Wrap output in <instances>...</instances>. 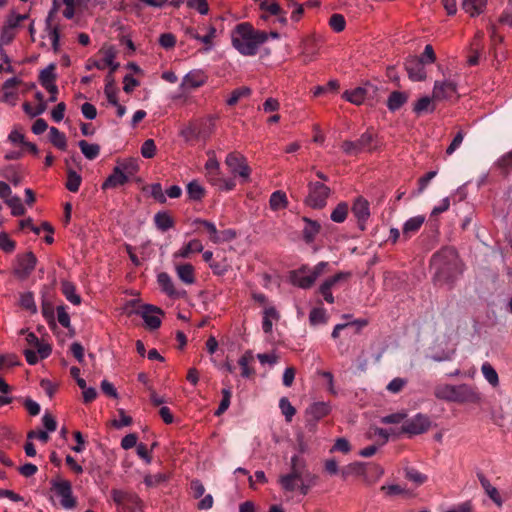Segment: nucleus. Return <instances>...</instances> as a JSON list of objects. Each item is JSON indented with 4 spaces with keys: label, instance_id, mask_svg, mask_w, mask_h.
<instances>
[{
    "label": "nucleus",
    "instance_id": "nucleus-1",
    "mask_svg": "<svg viewBox=\"0 0 512 512\" xmlns=\"http://www.w3.org/2000/svg\"><path fill=\"white\" fill-rule=\"evenodd\" d=\"M268 40V33L256 30L249 22L236 25L232 31V44L244 56H254L259 46Z\"/></svg>",
    "mask_w": 512,
    "mask_h": 512
},
{
    "label": "nucleus",
    "instance_id": "nucleus-2",
    "mask_svg": "<svg viewBox=\"0 0 512 512\" xmlns=\"http://www.w3.org/2000/svg\"><path fill=\"white\" fill-rule=\"evenodd\" d=\"M431 264L436 270L435 277L445 283L452 282L461 272L458 254L453 247H444L435 253Z\"/></svg>",
    "mask_w": 512,
    "mask_h": 512
},
{
    "label": "nucleus",
    "instance_id": "nucleus-3",
    "mask_svg": "<svg viewBox=\"0 0 512 512\" xmlns=\"http://www.w3.org/2000/svg\"><path fill=\"white\" fill-rule=\"evenodd\" d=\"M378 148L376 137L369 131L363 133L357 140H345L341 144L342 151L347 155L356 156L362 152H373Z\"/></svg>",
    "mask_w": 512,
    "mask_h": 512
},
{
    "label": "nucleus",
    "instance_id": "nucleus-4",
    "mask_svg": "<svg viewBox=\"0 0 512 512\" xmlns=\"http://www.w3.org/2000/svg\"><path fill=\"white\" fill-rule=\"evenodd\" d=\"M331 189L322 182H309L308 195L304 203L313 209H322L326 206Z\"/></svg>",
    "mask_w": 512,
    "mask_h": 512
},
{
    "label": "nucleus",
    "instance_id": "nucleus-5",
    "mask_svg": "<svg viewBox=\"0 0 512 512\" xmlns=\"http://www.w3.org/2000/svg\"><path fill=\"white\" fill-rule=\"evenodd\" d=\"M230 172L234 176L241 178V183L250 182L251 168L249 167L246 158L239 152H230L225 160Z\"/></svg>",
    "mask_w": 512,
    "mask_h": 512
},
{
    "label": "nucleus",
    "instance_id": "nucleus-6",
    "mask_svg": "<svg viewBox=\"0 0 512 512\" xmlns=\"http://www.w3.org/2000/svg\"><path fill=\"white\" fill-rule=\"evenodd\" d=\"M51 491L55 492L61 498L60 504L65 509H73L77 505V500L73 496L72 485L68 480L52 479Z\"/></svg>",
    "mask_w": 512,
    "mask_h": 512
},
{
    "label": "nucleus",
    "instance_id": "nucleus-7",
    "mask_svg": "<svg viewBox=\"0 0 512 512\" xmlns=\"http://www.w3.org/2000/svg\"><path fill=\"white\" fill-rule=\"evenodd\" d=\"M37 264V258L31 251L16 256L13 274L19 280H26L33 272Z\"/></svg>",
    "mask_w": 512,
    "mask_h": 512
},
{
    "label": "nucleus",
    "instance_id": "nucleus-8",
    "mask_svg": "<svg viewBox=\"0 0 512 512\" xmlns=\"http://www.w3.org/2000/svg\"><path fill=\"white\" fill-rule=\"evenodd\" d=\"M431 427L430 418L427 415L418 413L413 418L406 420L401 426V432L410 436L427 432Z\"/></svg>",
    "mask_w": 512,
    "mask_h": 512
},
{
    "label": "nucleus",
    "instance_id": "nucleus-9",
    "mask_svg": "<svg viewBox=\"0 0 512 512\" xmlns=\"http://www.w3.org/2000/svg\"><path fill=\"white\" fill-rule=\"evenodd\" d=\"M133 313L140 315L150 330L158 329L161 326L159 315H163V311L157 306L143 304L134 310Z\"/></svg>",
    "mask_w": 512,
    "mask_h": 512
},
{
    "label": "nucleus",
    "instance_id": "nucleus-10",
    "mask_svg": "<svg viewBox=\"0 0 512 512\" xmlns=\"http://www.w3.org/2000/svg\"><path fill=\"white\" fill-rule=\"evenodd\" d=\"M481 401V394L476 388L468 384L454 385L452 402L478 404Z\"/></svg>",
    "mask_w": 512,
    "mask_h": 512
},
{
    "label": "nucleus",
    "instance_id": "nucleus-11",
    "mask_svg": "<svg viewBox=\"0 0 512 512\" xmlns=\"http://www.w3.org/2000/svg\"><path fill=\"white\" fill-rule=\"evenodd\" d=\"M350 277V272H339L327 278L319 287V292L324 297L325 301L330 304L334 303V297L331 292L332 288L336 287L338 284L347 282Z\"/></svg>",
    "mask_w": 512,
    "mask_h": 512
},
{
    "label": "nucleus",
    "instance_id": "nucleus-12",
    "mask_svg": "<svg viewBox=\"0 0 512 512\" xmlns=\"http://www.w3.org/2000/svg\"><path fill=\"white\" fill-rule=\"evenodd\" d=\"M208 160L205 163V177L207 181L213 185L218 186L221 184L222 181V173L220 170V163L218 162L216 158V154L213 150H209L207 152Z\"/></svg>",
    "mask_w": 512,
    "mask_h": 512
},
{
    "label": "nucleus",
    "instance_id": "nucleus-13",
    "mask_svg": "<svg viewBox=\"0 0 512 512\" xmlns=\"http://www.w3.org/2000/svg\"><path fill=\"white\" fill-rule=\"evenodd\" d=\"M369 202L364 197L359 196L355 199L351 211L358 222V227L364 231L365 224L370 217Z\"/></svg>",
    "mask_w": 512,
    "mask_h": 512
},
{
    "label": "nucleus",
    "instance_id": "nucleus-14",
    "mask_svg": "<svg viewBox=\"0 0 512 512\" xmlns=\"http://www.w3.org/2000/svg\"><path fill=\"white\" fill-rule=\"evenodd\" d=\"M405 69L408 77L412 81H423L426 79L427 74L424 68L423 58L410 57L405 62Z\"/></svg>",
    "mask_w": 512,
    "mask_h": 512
},
{
    "label": "nucleus",
    "instance_id": "nucleus-15",
    "mask_svg": "<svg viewBox=\"0 0 512 512\" xmlns=\"http://www.w3.org/2000/svg\"><path fill=\"white\" fill-rule=\"evenodd\" d=\"M457 93V85L452 81H436L433 88L435 100H449Z\"/></svg>",
    "mask_w": 512,
    "mask_h": 512
},
{
    "label": "nucleus",
    "instance_id": "nucleus-16",
    "mask_svg": "<svg viewBox=\"0 0 512 512\" xmlns=\"http://www.w3.org/2000/svg\"><path fill=\"white\" fill-rule=\"evenodd\" d=\"M129 181V177L126 173H124L120 166H115L113 168L112 173L106 178V180L102 183V190H107L110 188H117L119 186L125 185Z\"/></svg>",
    "mask_w": 512,
    "mask_h": 512
},
{
    "label": "nucleus",
    "instance_id": "nucleus-17",
    "mask_svg": "<svg viewBox=\"0 0 512 512\" xmlns=\"http://www.w3.org/2000/svg\"><path fill=\"white\" fill-rule=\"evenodd\" d=\"M331 411V407L327 402H315L306 409L307 421L317 422L326 417Z\"/></svg>",
    "mask_w": 512,
    "mask_h": 512
},
{
    "label": "nucleus",
    "instance_id": "nucleus-18",
    "mask_svg": "<svg viewBox=\"0 0 512 512\" xmlns=\"http://www.w3.org/2000/svg\"><path fill=\"white\" fill-rule=\"evenodd\" d=\"M369 89H372L373 92L376 90L373 85L367 84L365 87H357L353 90H346L342 97L352 104L361 105L364 102Z\"/></svg>",
    "mask_w": 512,
    "mask_h": 512
},
{
    "label": "nucleus",
    "instance_id": "nucleus-19",
    "mask_svg": "<svg viewBox=\"0 0 512 512\" xmlns=\"http://www.w3.org/2000/svg\"><path fill=\"white\" fill-rule=\"evenodd\" d=\"M302 221L305 223L302 230L303 240L305 243L310 244L314 242L316 236L320 233L321 225L318 221L308 217H303Z\"/></svg>",
    "mask_w": 512,
    "mask_h": 512
},
{
    "label": "nucleus",
    "instance_id": "nucleus-20",
    "mask_svg": "<svg viewBox=\"0 0 512 512\" xmlns=\"http://www.w3.org/2000/svg\"><path fill=\"white\" fill-rule=\"evenodd\" d=\"M201 123L198 121H192L187 126L181 129L180 136L184 139L185 142H193L197 141L200 138H205L206 136L202 133Z\"/></svg>",
    "mask_w": 512,
    "mask_h": 512
},
{
    "label": "nucleus",
    "instance_id": "nucleus-21",
    "mask_svg": "<svg viewBox=\"0 0 512 512\" xmlns=\"http://www.w3.org/2000/svg\"><path fill=\"white\" fill-rule=\"evenodd\" d=\"M116 57V53L113 50V48H109L105 51L104 55V62L105 65H107L110 70L108 74L105 77V86H115V78H114V72L119 68L120 64L114 62V59Z\"/></svg>",
    "mask_w": 512,
    "mask_h": 512
},
{
    "label": "nucleus",
    "instance_id": "nucleus-22",
    "mask_svg": "<svg viewBox=\"0 0 512 512\" xmlns=\"http://www.w3.org/2000/svg\"><path fill=\"white\" fill-rule=\"evenodd\" d=\"M291 281L293 285L298 286L303 289L310 288L316 279L311 274V272L306 273L304 268H301L297 271H293L291 274Z\"/></svg>",
    "mask_w": 512,
    "mask_h": 512
},
{
    "label": "nucleus",
    "instance_id": "nucleus-23",
    "mask_svg": "<svg viewBox=\"0 0 512 512\" xmlns=\"http://www.w3.org/2000/svg\"><path fill=\"white\" fill-rule=\"evenodd\" d=\"M52 17L53 11H50L45 20L46 31L51 40L54 53H58L60 51V28L58 25L52 26Z\"/></svg>",
    "mask_w": 512,
    "mask_h": 512
},
{
    "label": "nucleus",
    "instance_id": "nucleus-24",
    "mask_svg": "<svg viewBox=\"0 0 512 512\" xmlns=\"http://www.w3.org/2000/svg\"><path fill=\"white\" fill-rule=\"evenodd\" d=\"M111 496L113 501L118 504L122 505L124 503H131V504H139L140 498L139 496L130 491H124L120 489H112Z\"/></svg>",
    "mask_w": 512,
    "mask_h": 512
},
{
    "label": "nucleus",
    "instance_id": "nucleus-25",
    "mask_svg": "<svg viewBox=\"0 0 512 512\" xmlns=\"http://www.w3.org/2000/svg\"><path fill=\"white\" fill-rule=\"evenodd\" d=\"M206 81L207 76L202 71H191L183 78L182 86L195 89L203 86Z\"/></svg>",
    "mask_w": 512,
    "mask_h": 512
},
{
    "label": "nucleus",
    "instance_id": "nucleus-26",
    "mask_svg": "<svg viewBox=\"0 0 512 512\" xmlns=\"http://www.w3.org/2000/svg\"><path fill=\"white\" fill-rule=\"evenodd\" d=\"M158 284L162 291L169 297L179 298L182 294L175 289L171 277L166 272H161L157 276Z\"/></svg>",
    "mask_w": 512,
    "mask_h": 512
},
{
    "label": "nucleus",
    "instance_id": "nucleus-27",
    "mask_svg": "<svg viewBox=\"0 0 512 512\" xmlns=\"http://www.w3.org/2000/svg\"><path fill=\"white\" fill-rule=\"evenodd\" d=\"M340 473L343 480H346L350 475L367 476L368 466L366 463L354 462L342 468Z\"/></svg>",
    "mask_w": 512,
    "mask_h": 512
},
{
    "label": "nucleus",
    "instance_id": "nucleus-28",
    "mask_svg": "<svg viewBox=\"0 0 512 512\" xmlns=\"http://www.w3.org/2000/svg\"><path fill=\"white\" fill-rule=\"evenodd\" d=\"M408 94L406 92L401 91H393L390 93L387 99V107L389 111L395 112L399 110L407 101Z\"/></svg>",
    "mask_w": 512,
    "mask_h": 512
},
{
    "label": "nucleus",
    "instance_id": "nucleus-29",
    "mask_svg": "<svg viewBox=\"0 0 512 512\" xmlns=\"http://www.w3.org/2000/svg\"><path fill=\"white\" fill-rule=\"evenodd\" d=\"M26 341L29 345L37 348V352L42 359L47 358L51 354V346L49 344L40 342L35 333L29 332L26 336Z\"/></svg>",
    "mask_w": 512,
    "mask_h": 512
},
{
    "label": "nucleus",
    "instance_id": "nucleus-30",
    "mask_svg": "<svg viewBox=\"0 0 512 512\" xmlns=\"http://www.w3.org/2000/svg\"><path fill=\"white\" fill-rule=\"evenodd\" d=\"M176 273L179 279L187 285L195 282V269L192 264L185 263L176 266Z\"/></svg>",
    "mask_w": 512,
    "mask_h": 512
},
{
    "label": "nucleus",
    "instance_id": "nucleus-31",
    "mask_svg": "<svg viewBox=\"0 0 512 512\" xmlns=\"http://www.w3.org/2000/svg\"><path fill=\"white\" fill-rule=\"evenodd\" d=\"M487 0H463L462 8L470 16L475 17L483 13Z\"/></svg>",
    "mask_w": 512,
    "mask_h": 512
},
{
    "label": "nucleus",
    "instance_id": "nucleus-32",
    "mask_svg": "<svg viewBox=\"0 0 512 512\" xmlns=\"http://www.w3.org/2000/svg\"><path fill=\"white\" fill-rule=\"evenodd\" d=\"M290 474L293 477L298 478V480H302L303 477L307 474V464L306 460L297 455L291 458V471Z\"/></svg>",
    "mask_w": 512,
    "mask_h": 512
},
{
    "label": "nucleus",
    "instance_id": "nucleus-33",
    "mask_svg": "<svg viewBox=\"0 0 512 512\" xmlns=\"http://www.w3.org/2000/svg\"><path fill=\"white\" fill-rule=\"evenodd\" d=\"M424 221H425V217L420 216V215L408 219L404 223L403 231H402L404 240L409 239L411 233L417 232L423 225Z\"/></svg>",
    "mask_w": 512,
    "mask_h": 512
},
{
    "label": "nucleus",
    "instance_id": "nucleus-34",
    "mask_svg": "<svg viewBox=\"0 0 512 512\" xmlns=\"http://www.w3.org/2000/svg\"><path fill=\"white\" fill-rule=\"evenodd\" d=\"M269 206L273 211L286 209L288 206L286 193L281 190L273 192L269 199Z\"/></svg>",
    "mask_w": 512,
    "mask_h": 512
},
{
    "label": "nucleus",
    "instance_id": "nucleus-35",
    "mask_svg": "<svg viewBox=\"0 0 512 512\" xmlns=\"http://www.w3.org/2000/svg\"><path fill=\"white\" fill-rule=\"evenodd\" d=\"M254 360V355L251 350L245 351V353L240 357L238 364L241 367V376L244 378H250L255 374V370L249 366V364Z\"/></svg>",
    "mask_w": 512,
    "mask_h": 512
},
{
    "label": "nucleus",
    "instance_id": "nucleus-36",
    "mask_svg": "<svg viewBox=\"0 0 512 512\" xmlns=\"http://www.w3.org/2000/svg\"><path fill=\"white\" fill-rule=\"evenodd\" d=\"M56 64L51 63L39 74V82L46 89L49 85H55L57 75L55 73Z\"/></svg>",
    "mask_w": 512,
    "mask_h": 512
},
{
    "label": "nucleus",
    "instance_id": "nucleus-37",
    "mask_svg": "<svg viewBox=\"0 0 512 512\" xmlns=\"http://www.w3.org/2000/svg\"><path fill=\"white\" fill-rule=\"evenodd\" d=\"M61 291L66 299L72 304H81V297L76 293V287L72 282L67 280L61 281Z\"/></svg>",
    "mask_w": 512,
    "mask_h": 512
},
{
    "label": "nucleus",
    "instance_id": "nucleus-38",
    "mask_svg": "<svg viewBox=\"0 0 512 512\" xmlns=\"http://www.w3.org/2000/svg\"><path fill=\"white\" fill-rule=\"evenodd\" d=\"M203 245L199 239H193L189 241L185 246H183L180 250L174 253L175 258H188L189 255L193 252H202Z\"/></svg>",
    "mask_w": 512,
    "mask_h": 512
},
{
    "label": "nucleus",
    "instance_id": "nucleus-39",
    "mask_svg": "<svg viewBox=\"0 0 512 512\" xmlns=\"http://www.w3.org/2000/svg\"><path fill=\"white\" fill-rule=\"evenodd\" d=\"M478 479L481 483V486L483 487L487 495L490 497V499L498 506H501L502 499L498 490L491 485L490 481L483 474H478Z\"/></svg>",
    "mask_w": 512,
    "mask_h": 512
},
{
    "label": "nucleus",
    "instance_id": "nucleus-40",
    "mask_svg": "<svg viewBox=\"0 0 512 512\" xmlns=\"http://www.w3.org/2000/svg\"><path fill=\"white\" fill-rule=\"evenodd\" d=\"M35 98L39 101L38 105L36 106V110H33V107L29 102L23 103V110L30 117H36L44 113L47 108V105L44 101V95L41 92H36Z\"/></svg>",
    "mask_w": 512,
    "mask_h": 512
},
{
    "label": "nucleus",
    "instance_id": "nucleus-41",
    "mask_svg": "<svg viewBox=\"0 0 512 512\" xmlns=\"http://www.w3.org/2000/svg\"><path fill=\"white\" fill-rule=\"evenodd\" d=\"M82 0H53V13L58 10L61 5H65V9L62 11L63 16L67 19H71L75 13L76 3H80Z\"/></svg>",
    "mask_w": 512,
    "mask_h": 512
},
{
    "label": "nucleus",
    "instance_id": "nucleus-42",
    "mask_svg": "<svg viewBox=\"0 0 512 512\" xmlns=\"http://www.w3.org/2000/svg\"><path fill=\"white\" fill-rule=\"evenodd\" d=\"M432 97L424 96L417 100L413 106V112L417 115H420L424 112H433L435 110V105L433 104Z\"/></svg>",
    "mask_w": 512,
    "mask_h": 512
},
{
    "label": "nucleus",
    "instance_id": "nucleus-43",
    "mask_svg": "<svg viewBox=\"0 0 512 512\" xmlns=\"http://www.w3.org/2000/svg\"><path fill=\"white\" fill-rule=\"evenodd\" d=\"M156 227L161 231H167L174 227V220L167 212H158L154 216Z\"/></svg>",
    "mask_w": 512,
    "mask_h": 512
},
{
    "label": "nucleus",
    "instance_id": "nucleus-44",
    "mask_svg": "<svg viewBox=\"0 0 512 512\" xmlns=\"http://www.w3.org/2000/svg\"><path fill=\"white\" fill-rule=\"evenodd\" d=\"M187 193L190 200L201 201L205 197L206 191L197 180H193L187 185Z\"/></svg>",
    "mask_w": 512,
    "mask_h": 512
},
{
    "label": "nucleus",
    "instance_id": "nucleus-45",
    "mask_svg": "<svg viewBox=\"0 0 512 512\" xmlns=\"http://www.w3.org/2000/svg\"><path fill=\"white\" fill-rule=\"evenodd\" d=\"M82 182V177L75 170L69 168L67 169V181L65 183V187L70 192H77L80 188Z\"/></svg>",
    "mask_w": 512,
    "mask_h": 512
},
{
    "label": "nucleus",
    "instance_id": "nucleus-46",
    "mask_svg": "<svg viewBox=\"0 0 512 512\" xmlns=\"http://www.w3.org/2000/svg\"><path fill=\"white\" fill-rule=\"evenodd\" d=\"M279 313L274 307H268L264 310L262 328L265 333L272 332V320H278Z\"/></svg>",
    "mask_w": 512,
    "mask_h": 512
},
{
    "label": "nucleus",
    "instance_id": "nucleus-47",
    "mask_svg": "<svg viewBox=\"0 0 512 512\" xmlns=\"http://www.w3.org/2000/svg\"><path fill=\"white\" fill-rule=\"evenodd\" d=\"M454 385L439 384L434 388V396L439 400L452 402Z\"/></svg>",
    "mask_w": 512,
    "mask_h": 512
},
{
    "label": "nucleus",
    "instance_id": "nucleus-48",
    "mask_svg": "<svg viewBox=\"0 0 512 512\" xmlns=\"http://www.w3.org/2000/svg\"><path fill=\"white\" fill-rule=\"evenodd\" d=\"M78 145L83 155L89 160L97 158L100 153V146L98 144H90L85 140H81Z\"/></svg>",
    "mask_w": 512,
    "mask_h": 512
},
{
    "label": "nucleus",
    "instance_id": "nucleus-49",
    "mask_svg": "<svg viewBox=\"0 0 512 512\" xmlns=\"http://www.w3.org/2000/svg\"><path fill=\"white\" fill-rule=\"evenodd\" d=\"M50 141L58 149L65 151L67 148V139L64 133L57 128H50Z\"/></svg>",
    "mask_w": 512,
    "mask_h": 512
},
{
    "label": "nucleus",
    "instance_id": "nucleus-50",
    "mask_svg": "<svg viewBox=\"0 0 512 512\" xmlns=\"http://www.w3.org/2000/svg\"><path fill=\"white\" fill-rule=\"evenodd\" d=\"M481 371L490 385L493 387H497L499 385L498 373L490 363L485 362L481 367Z\"/></svg>",
    "mask_w": 512,
    "mask_h": 512
},
{
    "label": "nucleus",
    "instance_id": "nucleus-51",
    "mask_svg": "<svg viewBox=\"0 0 512 512\" xmlns=\"http://www.w3.org/2000/svg\"><path fill=\"white\" fill-rule=\"evenodd\" d=\"M349 211L348 204L346 202H340L331 213V220L336 223H342L347 218Z\"/></svg>",
    "mask_w": 512,
    "mask_h": 512
},
{
    "label": "nucleus",
    "instance_id": "nucleus-52",
    "mask_svg": "<svg viewBox=\"0 0 512 512\" xmlns=\"http://www.w3.org/2000/svg\"><path fill=\"white\" fill-rule=\"evenodd\" d=\"M251 94V89L249 87L243 86L237 89H234L226 103L229 106H234L238 103V101L243 97H248Z\"/></svg>",
    "mask_w": 512,
    "mask_h": 512
},
{
    "label": "nucleus",
    "instance_id": "nucleus-53",
    "mask_svg": "<svg viewBox=\"0 0 512 512\" xmlns=\"http://www.w3.org/2000/svg\"><path fill=\"white\" fill-rule=\"evenodd\" d=\"M11 208V214L13 216H23L26 212L21 199L18 196H13L5 202Z\"/></svg>",
    "mask_w": 512,
    "mask_h": 512
},
{
    "label": "nucleus",
    "instance_id": "nucleus-54",
    "mask_svg": "<svg viewBox=\"0 0 512 512\" xmlns=\"http://www.w3.org/2000/svg\"><path fill=\"white\" fill-rule=\"evenodd\" d=\"M328 320L324 308H313L309 314V322L311 325L325 324Z\"/></svg>",
    "mask_w": 512,
    "mask_h": 512
},
{
    "label": "nucleus",
    "instance_id": "nucleus-55",
    "mask_svg": "<svg viewBox=\"0 0 512 512\" xmlns=\"http://www.w3.org/2000/svg\"><path fill=\"white\" fill-rule=\"evenodd\" d=\"M230 267L231 266L225 257H222L219 260L215 259L213 262H211L210 265V268L212 269L213 273L218 276L226 274Z\"/></svg>",
    "mask_w": 512,
    "mask_h": 512
},
{
    "label": "nucleus",
    "instance_id": "nucleus-56",
    "mask_svg": "<svg viewBox=\"0 0 512 512\" xmlns=\"http://www.w3.org/2000/svg\"><path fill=\"white\" fill-rule=\"evenodd\" d=\"M284 5L286 8L292 9L291 19L298 22L304 13L303 5L297 3L295 0H284Z\"/></svg>",
    "mask_w": 512,
    "mask_h": 512
},
{
    "label": "nucleus",
    "instance_id": "nucleus-57",
    "mask_svg": "<svg viewBox=\"0 0 512 512\" xmlns=\"http://www.w3.org/2000/svg\"><path fill=\"white\" fill-rule=\"evenodd\" d=\"M405 477L409 481L415 483L417 486L422 485L426 482L427 476L419 472L414 468L405 469Z\"/></svg>",
    "mask_w": 512,
    "mask_h": 512
},
{
    "label": "nucleus",
    "instance_id": "nucleus-58",
    "mask_svg": "<svg viewBox=\"0 0 512 512\" xmlns=\"http://www.w3.org/2000/svg\"><path fill=\"white\" fill-rule=\"evenodd\" d=\"M16 248V242L12 240L8 233L0 232V249L4 253H12Z\"/></svg>",
    "mask_w": 512,
    "mask_h": 512
},
{
    "label": "nucleus",
    "instance_id": "nucleus-59",
    "mask_svg": "<svg viewBox=\"0 0 512 512\" xmlns=\"http://www.w3.org/2000/svg\"><path fill=\"white\" fill-rule=\"evenodd\" d=\"M169 479V476L165 473H157L154 475H146L144 478V483L147 487H156L163 482H166Z\"/></svg>",
    "mask_w": 512,
    "mask_h": 512
},
{
    "label": "nucleus",
    "instance_id": "nucleus-60",
    "mask_svg": "<svg viewBox=\"0 0 512 512\" xmlns=\"http://www.w3.org/2000/svg\"><path fill=\"white\" fill-rule=\"evenodd\" d=\"M20 305L23 309L28 310L33 314L37 312V307L31 292H27L21 295Z\"/></svg>",
    "mask_w": 512,
    "mask_h": 512
},
{
    "label": "nucleus",
    "instance_id": "nucleus-61",
    "mask_svg": "<svg viewBox=\"0 0 512 512\" xmlns=\"http://www.w3.org/2000/svg\"><path fill=\"white\" fill-rule=\"evenodd\" d=\"M299 481L298 478L293 477L290 473L286 475H282L279 478V483L281 487L288 492H293L296 489V482Z\"/></svg>",
    "mask_w": 512,
    "mask_h": 512
},
{
    "label": "nucleus",
    "instance_id": "nucleus-62",
    "mask_svg": "<svg viewBox=\"0 0 512 512\" xmlns=\"http://www.w3.org/2000/svg\"><path fill=\"white\" fill-rule=\"evenodd\" d=\"M279 407L284 414L286 421L290 422L292 417L296 414V409L291 405L288 398L283 397L279 401Z\"/></svg>",
    "mask_w": 512,
    "mask_h": 512
},
{
    "label": "nucleus",
    "instance_id": "nucleus-63",
    "mask_svg": "<svg viewBox=\"0 0 512 512\" xmlns=\"http://www.w3.org/2000/svg\"><path fill=\"white\" fill-rule=\"evenodd\" d=\"M329 26L337 33L345 29L346 21L342 14L335 13L329 19Z\"/></svg>",
    "mask_w": 512,
    "mask_h": 512
},
{
    "label": "nucleus",
    "instance_id": "nucleus-64",
    "mask_svg": "<svg viewBox=\"0 0 512 512\" xmlns=\"http://www.w3.org/2000/svg\"><path fill=\"white\" fill-rule=\"evenodd\" d=\"M497 166L505 176L509 174L510 169H512V150L498 160Z\"/></svg>",
    "mask_w": 512,
    "mask_h": 512
}]
</instances>
